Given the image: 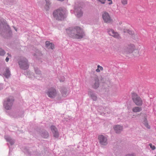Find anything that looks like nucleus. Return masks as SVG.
Segmentation results:
<instances>
[{"label": "nucleus", "instance_id": "f257e3e1", "mask_svg": "<svg viewBox=\"0 0 156 156\" xmlns=\"http://www.w3.org/2000/svg\"><path fill=\"white\" fill-rule=\"evenodd\" d=\"M141 47L140 44L135 46L133 44L125 43L120 48L119 51L124 55L132 54L134 56H139L141 54L140 50Z\"/></svg>", "mask_w": 156, "mask_h": 156}, {"label": "nucleus", "instance_id": "f03ea898", "mask_svg": "<svg viewBox=\"0 0 156 156\" xmlns=\"http://www.w3.org/2000/svg\"><path fill=\"white\" fill-rule=\"evenodd\" d=\"M66 31L70 36L74 38L81 39L85 36L82 30L79 27H76L72 30L68 29Z\"/></svg>", "mask_w": 156, "mask_h": 156}, {"label": "nucleus", "instance_id": "7ed1b4c3", "mask_svg": "<svg viewBox=\"0 0 156 156\" xmlns=\"http://www.w3.org/2000/svg\"><path fill=\"white\" fill-rule=\"evenodd\" d=\"M66 13V10L60 8L55 11L53 13V15L54 16L56 19L59 20H62L65 18Z\"/></svg>", "mask_w": 156, "mask_h": 156}, {"label": "nucleus", "instance_id": "20e7f679", "mask_svg": "<svg viewBox=\"0 0 156 156\" xmlns=\"http://www.w3.org/2000/svg\"><path fill=\"white\" fill-rule=\"evenodd\" d=\"M131 97L133 102L136 105L140 106L142 105V100L137 94L134 93H132Z\"/></svg>", "mask_w": 156, "mask_h": 156}, {"label": "nucleus", "instance_id": "39448f33", "mask_svg": "<svg viewBox=\"0 0 156 156\" xmlns=\"http://www.w3.org/2000/svg\"><path fill=\"white\" fill-rule=\"evenodd\" d=\"M14 99L13 97L10 96L7 98L4 102V105L6 109L9 110L11 108L13 105Z\"/></svg>", "mask_w": 156, "mask_h": 156}, {"label": "nucleus", "instance_id": "423d86ee", "mask_svg": "<svg viewBox=\"0 0 156 156\" xmlns=\"http://www.w3.org/2000/svg\"><path fill=\"white\" fill-rule=\"evenodd\" d=\"M102 16L105 23H109L112 22V20L109 14L106 12H103L102 13Z\"/></svg>", "mask_w": 156, "mask_h": 156}, {"label": "nucleus", "instance_id": "0eeeda50", "mask_svg": "<svg viewBox=\"0 0 156 156\" xmlns=\"http://www.w3.org/2000/svg\"><path fill=\"white\" fill-rule=\"evenodd\" d=\"M27 62L26 58L20 61L19 63L20 68L25 70L27 69L28 68L29 66Z\"/></svg>", "mask_w": 156, "mask_h": 156}, {"label": "nucleus", "instance_id": "6e6552de", "mask_svg": "<svg viewBox=\"0 0 156 156\" xmlns=\"http://www.w3.org/2000/svg\"><path fill=\"white\" fill-rule=\"evenodd\" d=\"M47 94L49 97L52 98H54L57 94L56 90L53 88L49 89Z\"/></svg>", "mask_w": 156, "mask_h": 156}, {"label": "nucleus", "instance_id": "1a4fd4ad", "mask_svg": "<svg viewBox=\"0 0 156 156\" xmlns=\"http://www.w3.org/2000/svg\"><path fill=\"white\" fill-rule=\"evenodd\" d=\"M107 31L110 36H112L115 38H119L120 37L118 33L115 32L112 29H107Z\"/></svg>", "mask_w": 156, "mask_h": 156}, {"label": "nucleus", "instance_id": "9d476101", "mask_svg": "<svg viewBox=\"0 0 156 156\" xmlns=\"http://www.w3.org/2000/svg\"><path fill=\"white\" fill-rule=\"evenodd\" d=\"M98 139L100 144L103 145H105L107 144V139L103 135H99Z\"/></svg>", "mask_w": 156, "mask_h": 156}, {"label": "nucleus", "instance_id": "9b49d317", "mask_svg": "<svg viewBox=\"0 0 156 156\" xmlns=\"http://www.w3.org/2000/svg\"><path fill=\"white\" fill-rule=\"evenodd\" d=\"M92 86L95 89L98 88L99 86V83L98 78L97 77L94 78L92 80Z\"/></svg>", "mask_w": 156, "mask_h": 156}, {"label": "nucleus", "instance_id": "f8f14e48", "mask_svg": "<svg viewBox=\"0 0 156 156\" xmlns=\"http://www.w3.org/2000/svg\"><path fill=\"white\" fill-rule=\"evenodd\" d=\"M51 131L53 134V136L55 138H58L59 136V134L56 128L54 126H51Z\"/></svg>", "mask_w": 156, "mask_h": 156}, {"label": "nucleus", "instance_id": "ddd939ff", "mask_svg": "<svg viewBox=\"0 0 156 156\" xmlns=\"http://www.w3.org/2000/svg\"><path fill=\"white\" fill-rule=\"evenodd\" d=\"M46 46L48 48L53 49L54 48V45L52 43H50L49 41L46 42Z\"/></svg>", "mask_w": 156, "mask_h": 156}, {"label": "nucleus", "instance_id": "4468645a", "mask_svg": "<svg viewBox=\"0 0 156 156\" xmlns=\"http://www.w3.org/2000/svg\"><path fill=\"white\" fill-rule=\"evenodd\" d=\"M114 129L116 133H119L122 130V127L119 125H116L114 127Z\"/></svg>", "mask_w": 156, "mask_h": 156}, {"label": "nucleus", "instance_id": "2eb2a0df", "mask_svg": "<svg viewBox=\"0 0 156 156\" xmlns=\"http://www.w3.org/2000/svg\"><path fill=\"white\" fill-rule=\"evenodd\" d=\"M88 94L93 100L95 101L97 100V97L92 92L90 91L88 92Z\"/></svg>", "mask_w": 156, "mask_h": 156}, {"label": "nucleus", "instance_id": "dca6fc26", "mask_svg": "<svg viewBox=\"0 0 156 156\" xmlns=\"http://www.w3.org/2000/svg\"><path fill=\"white\" fill-rule=\"evenodd\" d=\"M142 110V108L140 107H135L132 109V111L134 112H138L141 111Z\"/></svg>", "mask_w": 156, "mask_h": 156}, {"label": "nucleus", "instance_id": "f3484780", "mask_svg": "<svg viewBox=\"0 0 156 156\" xmlns=\"http://www.w3.org/2000/svg\"><path fill=\"white\" fill-rule=\"evenodd\" d=\"M4 76L6 78H8L9 77L10 75V73L9 70L8 68H6L5 70V72L4 73Z\"/></svg>", "mask_w": 156, "mask_h": 156}, {"label": "nucleus", "instance_id": "a211bd4d", "mask_svg": "<svg viewBox=\"0 0 156 156\" xmlns=\"http://www.w3.org/2000/svg\"><path fill=\"white\" fill-rule=\"evenodd\" d=\"M50 5V3L49 2L46 0V4L44 8L46 10H48L49 8Z\"/></svg>", "mask_w": 156, "mask_h": 156}, {"label": "nucleus", "instance_id": "6ab92c4d", "mask_svg": "<svg viewBox=\"0 0 156 156\" xmlns=\"http://www.w3.org/2000/svg\"><path fill=\"white\" fill-rule=\"evenodd\" d=\"M124 32H127L129 34L131 35H133L134 34V32L133 31H132L131 30H124Z\"/></svg>", "mask_w": 156, "mask_h": 156}, {"label": "nucleus", "instance_id": "aec40b11", "mask_svg": "<svg viewBox=\"0 0 156 156\" xmlns=\"http://www.w3.org/2000/svg\"><path fill=\"white\" fill-rule=\"evenodd\" d=\"M97 67L98 68L96 70V71L97 72H99L101 70L102 71L103 69V67L99 65Z\"/></svg>", "mask_w": 156, "mask_h": 156}, {"label": "nucleus", "instance_id": "412c9836", "mask_svg": "<svg viewBox=\"0 0 156 156\" xmlns=\"http://www.w3.org/2000/svg\"><path fill=\"white\" fill-rule=\"evenodd\" d=\"M5 139L8 141L9 142L11 145L12 144L14 143V141L12 140V139L9 137H6Z\"/></svg>", "mask_w": 156, "mask_h": 156}, {"label": "nucleus", "instance_id": "4be33fe9", "mask_svg": "<svg viewBox=\"0 0 156 156\" xmlns=\"http://www.w3.org/2000/svg\"><path fill=\"white\" fill-rule=\"evenodd\" d=\"M144 124L145 125V126H146L147 128L149 129L150 128V126L148 124L147 120L145 119L144 121Z\"/></svg>", "mask_w": 156, "mask_h": 156}, {"label": "nucleus", "instance_id": "5701e85b", "mask_svg": "<svg viewBox=\"0 0 156 156\" xmlns=\"http://www.w3.org/2000/svg\"><path fill=\"white\" fill-rule=\"evenodd\" d=\"M121 2L123 5H126L128 3V0H121Z\"/></svg>", "mask_w": 156, "mask_h": 156}, {"label": "nucleus", "instance_id": "b1692460", "mask_svg": "<svg viewBox=\"0 0 156 156\" xmlns=\"http://www.w3.org/2000/svg\"><path fill=\"white\" fill-rule=\"evenodd\" d=\"M5 54V52L1 48H0V55H3Z\"/></svg>", "mask_w": 156, "mask_h": 156}, {"label": "nucleus", "instance_id": "393cba45", "mask_svg": "<svg viewBox=\"0 0 156 156\" xmlns=\"http://www.w3.org/2000/svg\"><path fill=\"white\" fill-rule=\"evenodd\" d=\"M82 12L81 11H80V12H77V17H79L82 15Z\"/></svg>", "mask_w": 156, "mask_h": 156}, {"label": "nucleus", "instance_id": "a878e982", "mask_svg": "<svg viewBox=\"0 0 156 156\" xmlns=\"http://www.w3.org/2000/svg\"><path fill=\"white\" fill-rule=\"evenodd\" d=\"M149 146L152 150H154L156 148L155 147L154 145H153L151 144H150Z\"/></svg>", "mask_w": 156, "mask_h": 156}, {"label": "nucleus", "instance_id": "bb28decb", "mask_svg": "<svg viewBox=\"0 0 156 156\" xmlns=\"http://www.w3.org/2000/svg\"><path fill=\"white\" fill-rule=\"evenodd\" d=\"M45 135H44L43 134H42V136H43L44 137V138H47L48 137V133L46 132V133H45Z\"/></svg>", "mask_w": 156, "mask_h": 156}, {"label": "nucleus", "instance_id": "cd10ccee", "mask_svg": "<svg viewBox=\"0 0 156 156\" xmlns=\"http://www.w3.org/2000/svg\"><path fill=\"white\" fill-rule=\"evenodd\" d=\"M98 2H100L101 3L104 4L105 3L106 0H97Z\"/></svg>", "mask_w": 156, "mask_h": 156}, {"label": "nucleus", "instance_id": "c85d7f7f", "mask_svg": "<svg viewBox=\"0 0 156 156\" xmlns=\"http://www.w3.org/2000/svg\"><path fill=\"white\" fill-rule=\"evenodd\" d=\"M107 1L108 2L109 5H111L112 4V0H107Z\"/></svg>", "mask_w": 156, "mask_h": 156}, {"label": "nucleus", "instance_id": "c756f323", "mask_svg": "<svg viewBox=\"0 0 156 156\" xmlns=\"http://www.w3.org/2000/svg\"><path fill=\"white\" fill-rule=\"evenodd\" d=\"M62 96L64 97H65L66 96V94L65 93H62Z\"/></svg>", "mask_w": 156, "mask_h": 156}, {"label": "nucleus", "instance_id": "7c9ffc66", "mask_svg": "<svg viewBox=\"0 0 156 156\" xmlns=\"http://www.w3.org/2000/svg\"><path fill=\"white\" fill-rule=\"evenodd\" d=\"M9 58L8 57H6V58L5 59V60L7 62L9 61Z\"/></svg>", "mask_w": 156, "mask_h": 156}, {"label": "nucleus", "instance_id": "2f4dec72", "mask_svg": "<svg viewBox=\"0 0 156 156\" xmlns=\"http://www.w3.org/2000/svg\"><path fill=\"white\" fill-rule=\"evenodd\" d=\"M0 25L2 26L3 27H4V24L2 23H0Z\"/></svg>", "mask_w": 156, "mask_h": 156}, {"label": "nucleus", "instance_id": "473e14b6", "mask_svg": "<svg viewBox=\"0 0 156 156\" xmlns=\"http://www.w3.org/2000/svg\"><path fill=\"white\" fill-rule=\"evenodd\" d=\"M126 156H135L133 154H128Z\"/></svg>", "mask_w": 156, "mask_h": 156}, {"label": "nucleus", "instance_id": "72a5a7b5", "mask_svg": "<svg viewBox=\"0 0 156 156\" xmlns=\"http://www.w3.org/2000/svg\"><path fill=\"white\" fill-rule=\"evenodd\" d=\"M119 23H120V24H122V22H121Z\"/></svg>", "mask_w": 156, "mask_h": 156}, {"label": "nucleus", "instance_id": "f704fd0d", "mask_svg": "<svg viewBox=\"0 0 156 156\" xmlns=\"http://www.w3.org/2000/svg\"><path fill=\"white\" fill-rule=\"evenodd\" d=\"M9 56L10 57H11V55H9Z\"/></svg>", "mask_w": 156, "mask_h": 156}, {"label": "nucleus", "instance_id": "c9c22d12", "mask_svg": "<svg viewBox=\"0 0 156 156\" xmlns=\"http://www.w3.org/2000/svg\"><path fill=\"white\" fill-rule=\"evenodd\" d=\"M15 30L16 31H17V30H16V29H15Z\"/></svg>", "mask_w": 156, "mask_h": 156}]
</instances>
